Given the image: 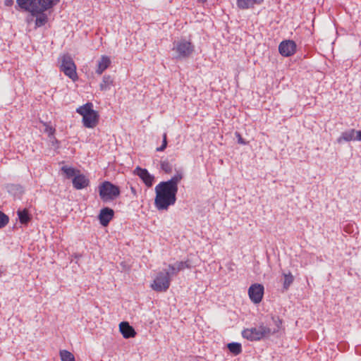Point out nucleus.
<instances>
[{
	"mask_svg": "<svg viewBox=\"0 0 361 361\" xmlns=\"http://www.w3.org/2000/svg\"><path fill=\"white\" fill-rule=\"evenodd\" d=\"M183 178V171L178 170L170 180L162 181L155 187L154 206L159 211L168 210L176 203L178 185Z\"/></svg>",
	"mask_w": 361,
	"mask_h": 361,
	"instance_id": "1",
	"label": "nucleus"
},
{
	"mask_svg": "<svg viewBox=\"0 0 361 361\" xmlns=\"http://www.w3.org/2000/svg\"><path fill=\"white\" fill-rule=\"evenodd\" d=\"M59 0H16L15 8L17 11L30 12L32 16H37L35 25L42 27L46 24L48 18L44 11L56 5Z\"/></svg>",
	"mask_w": 361,
	"mask_h": 361,
	"instance_id": "2",
	"label": "nucleus"
},
{
	"mask_svg": "<svg viewBox=\"0 0 361 361\" xmlns=\"http://www.w3.org/2000/svg\"><path fill=\"white\" fill-rule=\"evenodd\" d=\"M76 112L82 116V123L85 128H93L99 122V114L93 109V104L87 102L79 106Z\"/></svg>",
	"mask_w": 361,
	"mask_h": 361,
	"instance_id": "3",
	"label": "nucleus"
},
{
	"mask_svg": "<svg viewBox=\"0 0 361 361\" xmlns=\"http://www.w3.org/2000/svg\"><path fill=\"white\" fill-rule=\"evenodd\" d=\"M172 51L175 53L176 59L182 60L192 56L195 51V45L190 40L181 39L173 43Z\"/></svg>",
	"mask_w": 361,
	"mask_h": 361,
	"instance_id": "4",
	"label": "nucleus"
},
{
	"mask_svg": "<svg viewBox=\"0 0 361 361\" xmlns=\"http://www.w3.org/2000/svg\"><path fill=\"white\" fill-rule=\"evenodd\" d=\"M271 334V329L264 325L244 329L242 336L250 341H259Z\"/></svg>",
	"mask_w": 361,
	"mask_h": 361,
	"instance_id": "5",
	"label": "nucleus"
},
{
	"mask_svg": "<svg viewBox=\"0 0 361 361\" xmlns=\"http://www.w3.org/2000/svg\"><path fill=\"white\" fill-rule=\"evenodd\" d=\"M100 198L104 202L114 200L120 195L119 188L109 181H104L99 186Z\"/></svg>",
	"mask_w": 361,
	"mask_h": 361,
	"instance_id": "6",
	"label": "nucleus"
},
{
	"mask_svg": "<svg viewBox=\"0 0 361 361\" xmlns=\"http://www.w3.org/2000/svg\"><path fill=\"white\" fill-rule=\"evenodd\" d=\"M171 284L170 273L166 270L159 271L153 283L151 284V288L157 292H166Z\"/></svg>",
	"mask_w": 361,
	"mask_h": 361,
	"instance_id": "7",
	"label": "nucleus"
},
{
	"mask_svg": "<svg viewBox=\"0 0 361 361\" xmlns=\"http://www.w3.org/2000/svg\"><path fill=\"white\" fill-rule=\"evenodd\" d=\"M61 61V71L73 81H76L78 79L76 72V66L71 56L68 54L63 55Z\"/></svg>",
	"mask_w": 361,
	"mask_h": 361,
	"instance_id": "8",
	"label": "nucleus"
},
{
	"mask_svg": "<svg viewBox=\"0 0 361 361\" xmlns=\"http://www.w3.org/2000/svg\"><path fill=\"white\" fill-rule=\"evenodd\" d=\"M264 286L259 283H255L250 286L248 295L252 302L255 304L259 303L264 295Z\"/></svg>",
	"mask_w": 361,
	"mask_h": 361,
	"instance_id": "9",
	"label": "nucleus"
},
{
	"mask_svg": "<svg viewBox=\"0 0 361 361\" xmlns=\"http://www.w3.org/2000/svg\"><path fill=\"white\" fill-rule=\"evenodd\" d=\"M279 53L286 57L293 55L296 51V44L292 40H285L279 46Z\"/></svg>",
	"mask_w": 361,
	"mask_h": 361,
	"instance_id": "10",
	"label": "nucleus"
},
{
	"mask_svg": "<svg viewBox=\"0 0 361 361\" xmlns=\"http://www.w3.org/2000/svg\"><path fill=\"white\" fill-rule=\"evenodd\" d=\"M73 185L76 190H82L90 185V180L80 172L72 180Z\"/></svg>",
	"mask_w": 361,
	"mask_h": 361,
	"instance_id": "11",
	"label": "nucleus"
},
{
	"mask_svg": "<svg viewBox=\"0 0 361 361\" xmlns=\"http://www.w3.org/2000/svg\"><path fill=\"white\" fill-rule=\"evenodd\" d=\"M114 214V210L109 207H105L101 209L100 213L99 214V219L100 224L104 226H106L109 224V221L113 219Z\"/></svg>",
	"mask_w": 361,
	"mask_h": 361,
	"instance_id": "12",
	"label": "nucleus"
},
{
	"mask_svg": "<svg viewBox=\"0 0 361 361\" xmlns=\"http://www.w3.org/2000/svg\"><path fill=\"white\" fill-rule=\"evenodd\" d=\"M135 171H137V176L143 180L147 187L152 185L154 178L149 174L147 169L137 167Z\"/></svg>",
	"mask_w": 361,
	"mask_h": 361,
	"instance_id": "13",
	"label": "nucleus"
},
{
	"mask_svg": "<svg viewBox=\"0 0 361 361\" xmlns=\"http://www.w3.org/2000/svg\"><path fill=\"white\" fill-rule=\"evenodd\" d=\"M119 329L125 338H133L136 335L135 329L126 322H122L119 324Z\"/></svg>",
	"mask_w": 361,
	"mask_h": 361,
	"instance_id": "14",
	"label": "nucleus"
},
{
	"mask_svg": "<svg viewBox=\"0 0 361 361\" xmlns=\"http://www.w3.org/2000/svg\"><path fill=\"white\" fill-rule=\"evenodd\" d=\"M111 63V61L110 58L108 56L102 55L97 61L96 73L97 75H102L103 72L110 66Z\"/></svg>",
	"mask_w": 361,
	"mask_h": 361,
	"instance_id": "15",
	"label": "nucleus"
},
{
	"mask_svg": "<svg viewBox=\"0 0 361 361\" xmlns=\"http://www.w3.org/2000/svg\"><path fill=\"white\" fill-rule=\"evenodd\" d=\"M264 0H237L236 5L238 8L246 10L253 8L255 5H261Z\"/></svg>",
	"mask_w": 361,
	"mask_h": 361,
	"instance_id": "16",
	"label": "nucleus"
},
{
	"mask_svg": "<svg viewBox=\"0 0 361 361\" xmlns=\"http://www.w3.org/2000/svg\"><path fill=\"white\" fill-rule=\"evenodd\" d=\"M190 264L188 261L185 262H177L174 264L169 265V272L170 276L176 275L180 271L183 270L185 268H190Z\"/></svg>",
	"mask_w": 361,
	"mask_h": 361,
	"instance_id": "17",
	"label": "nucleus"
},
{
	"mask_svg": "<svg viewBox=\"0 0 361 361\" xmlns=\"http://www.w3.org/2000/svg\"><path fill=\"white\" fill-rule=\"evenodd\" d=\"M112 85H114V78L109 75H104L99 85L100 90L102 91H106Z\"/></svg>",
	"mask_w": 361,
	"mask_h": 361,
	"instance_id": "18",
	"label": "nucleus"
},
{
	"mask_svg": "<svg viewBox=\"0 0 361 361\" xmlns=\"http://www.w3.org/2000/svg\"><path fill=\"white\" fill-rule=\"evenodd\" d=\"M355 130L351 129L348 131H345L341 133V136L337 139L338 143H341L343 141L349 142L355 140Z\"/></svg>",
	"mask_w": 361,
	"mask_h": 361,
	"instance_id": "19",
	"label": "nucleus"
},
{
	"mask_svg": "<svg viewBox=\"0 0 361 361\" xmlns=\"http://www.w3.org/2000/svg\"><path fill=\"white\" fill-rule=\"evenodd\" d=\"M61 171L66 175L67 178H73L75 176H77L80 173L79 170H77L73 167H68L67 166H62Z\"/></svg>",
	"mask_w": 361,
	"mask_h": 361,
	"instance_id": "20",
	"label": "nucleus"
},
{
	"mask_svg": "<svg viewBox=\"0 0 361 361\" xmlns=\"http://www.w3.org/2000/svg\"><path fill=\"white\" fill-rule=\"evenodd\" d=\"M17 214L19 221L22 224H27L30 221V216L26 209L18 210Z\"/></svg>",
	"mask_w": 361,
	"mask_h": 361,
	"instance_id": "21",
	"label": "nucleus"
},
{
	"mask_svg": "<svg viewBox=\"0 0 361 361\" xmlns=\"http://www.w3.org/2000/svg\"><path fill=\"white\" fill-rule=\"evenodd\" d=\"M227 347L229 351L234 355H238L242 353V346L239 343H230Z\"/></svg>",
	"mask_w": 361,
	"mask_h": 361,
	"instance_id": "22",
	"label": "nucleus"
},
{
	"mask_svg": "<svg viewBox=\"0 0 361 361\" xmlns=\"http://www.w3.org/2000/svg\"><path fill=\"white\" fill-rule=\"evenodd\" d=\"M283 275L284 277L283 286L285 290H288L290 286L293 283L294 277L290 272H288V274L284 273Z\"/></svg>",
	"mask_w": 361,
	"mask_h": 361,
	"instance_id": "23",
	"label": "nucleus"
},
{
	"mask_svg": "<svg viewBox=\"0 0 361 361\" xmlns=\"http://www.w3.org/2000/svg\"><path fill=\"white\" fill-rule=\"evenodd\" d=\"M60 357L61 361H75L74 355L69 351L66 350H60Z\"/></svg>",
	"mask_w": 361,
	"mask_h": 361,
	"instance_id": "24",
	"label": "nucleus"
},
{
	"mask_svg": "<svg viewBox=\"0 0 361 361\" xmlns=\"http://www.w3.org/2000/svg\"><path fill=\"white\" fill-rule=\"evenodd\" d=\"M161 169L166 173H170L172 171V165L169 161L164 160L161 161Z\"/></svg>",
	"mask_w": 361,
	"mask_h": 361,
	"instance_id": "25",
	"label": "nucleus"
},
{
	"mask_svg": "<svg viewBox=\"0 0 361 361\" xmlns=\"http://www.w3.org/2000/svg\"><path fill=\"white\" fill-rule=\"evenodd\" d=\"M43 125L45 127L44 130V133H47L48 136L50 137L54 136L56 132L55 128L50 126L48 123H43Z\"/></svg>",
	"mask_w": 361,
	"mask_h": 361,
	"instance_id": "26",
	"label": "nucleus"
},
{
	"mask_svg": "<svg viewBox=\"0 0 361 361\" xmlns=\"http://www.w3.org/2000/svg\"><path fill=\"white\" fill-rule=\"evenodd\" d=\"M8 216L0 211V228L5 227L8 224Z\"/></svg>",
	"mask_w": 361,
	"mask_h": 361,
	"instance_id": "27",
	"label": "nucleus"
},
{
	"mask_svg": "<svg viewBox=\"0 0 361 361\" xmlns=\"http://www.w3.org/2000/svg\"><path fill=\"white\" fill-rule=\"evenodd\" d=\"M167 147V135L166 133H164L163 135V141L162 145L157 148V152H163Z\"/></svg>",
	"mask_w": 361,
	"mask_h": 361,
	"instance_id": "28",
	"label": "nucleus"
},
{
	"mask_svg": "<svg viewBox=\"0 0 361 361\" xmlns=\"http://www.w3.org/2000/svg\"><path fill=\"white\" fill-rule=\"evenodd\" d=\"M236 137H238V142L242 145H245L246 142L244 141V140L242 138L240 134L239 133H235Z\"/></svg>",
	"mask_w": 361,
	"mask_h": 361,
	"instance_id": "29",
	"label": "nucleus"
},
{
	"mask_svg": "<svg viewBox=\"0 0 361 361\" xmlns=\"http://www.w3.org/2000/svg\"><path fill=\"white\" fill-rule=\"evenodd\" d=\"M4 4L5 6L11 7L14 4V0H4Z\"/></svg>",
	"mask_w": 361,
	"mask_h": 361,
	"instance_id": "30",
	"label": "nucleus"
},
{
	"mask_svg": "<svg viewBox=\"0 0 361 361\" xmlns=\"http://www.w3.org/2000/svg\"><path fill=\"white\" fill-rule=\"evenodd\" d=\"M355 140L361 141V130H355Z\"/></svg>",
	"mask_w": 361,
	"mask_h": 361,
	"instance_id": "31",
	"label": "nucleus"
},
{
	"mask_svg": "<svg viewBox=\"0 0 361 361\" xmlns=\"http://www.w3.org/2000/svg\"><path fill=\"white\" fill-rule=\"evenodd\" d=\"M132 193L135 195H136V190L133 187L130 188Z\"/></svg>",
	"mask_w": 361,
	"mask_h": 361,
	"instance_id": "32",
	"label": "nucleus"
},
{
	"mask_svg": "<svg viewBox=\"0 0 361 361\" xmlns=\"http://www.w3.org/2000/svg\"><path fill=\"white\" fill-rule=\"evenodd\" d=\"M2 272V270L0 269V276H1Z\"/></svg>",
	"mask_w": 361,
	"mask_h": 361,
	"instance_id": "33",
	"label": "nucleus"
}]
</instances>
